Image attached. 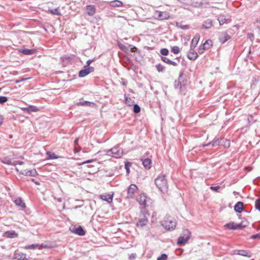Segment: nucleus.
I'll use <instances>...</instances> for the list:
<instances>
[{
    "instance_id": "f257e3e1",
    "label": "nucleus",
    "mask_w": 260,
    "mask_h": 260,
    "mask_svg": "<svg viewBox=\"0 0 260 260\" xmlns=\"http://www.w3.org/2000/svg\"><path fill=\"white\" fill-rule=\"evenodd\" d=\"M154 182L156 187L161 192L165 193L168 192V183L165 174H161L158 176L155 179Z\"/></svg>"
},
{
    "instance_id": "f03ea898",
    "label": "nucleus",
    "mask_w": 260,
    "mask_h": 260,
    "mask_svg": "<svg viewBox=\"0 0 260 260\" xmlns=\"http://www.w3.org/2000/svg\"><path fill=\"white\" fill-rule=\"evenodd\" d=\"M190 236V232L189 230L185 229L182 231V234L178 239L177 244L179 245H182L187 242Z\"/></svg>"
},
{
    "instance_id": "7ed1b4c3",
    "label": "nucleus",
    "mask_w": 260,
    "mask_h": 260,
    "mask_svg": "<svg viewBox=\"0 0 260 260\" xmlns=\"http://www.w3.org/2000/svg\"><path fill=\"white\" fill-rule=\"evenodd\" d=\"M162 225L168 230H172L175 228L176 222L171 217H167L162 221Z\"/></svg>"
},
{
    "instance_id": "20e7f679",
    "label": "nucleus",
    "mask_w": 260,
    "mask_h": 260,
    "mask_svg": "<svg viewBox=\"0 0 260 260\" xmlns=\"http://www.w3.org/2000/svg\"><path fill=\"white\" fill-rule=\"evenodd\" d=\"M153 16L157 20H164L169 19L170 17V14L167 11H159L155 10L153 12Z\"/></svg>"
},
{
    "instance_id": "39448f33",
    "label": "nucleus",
    "mask_w": 260,
    "mask_h": 260,
    "mask_svg": "<svg viewBox=\"0 0 260 260\" xmlns=\"http://www.w3.org/2000/svg\"><path fill=\"white\" fill-rule=\"evenodd\" d=\"M149 215L146 213H142L140 215V218L139 219L136 225L138 228H143L147 224L148 222Z\"/></svg>"
},
{
    "instance_id": "423d86ee",
    "label": "nucleus",
    "mask_w": 260,
    "mask_h": 260,
    "mask_svg": "<svg viewBox=\"0 0 260 260\" xmlns=\"http://www.w3.org/2000/svg\"><path fill=\"white\" fill-rule=\"evenodd\" d=\"M108 154L111 153L115 158H120L123 155V150L119 146H115L108 151Z\"/></svg>"
},
{
    "instance_id": "0eeeda50",
    "label": "nucleus",
    "mask_w": 260,
    "mask_h": 260,
    "mask_svg": "<svg viewBox=\"0 0 260 260\" xmlns=\"http://www.w3.org/2000/svg\"><path fill=\"white\" fill-rule=\"evenodd\" d=\"M94 68L92 67H86L84 66V69L81 70L79 73V76L80 77H84L93 72Z\"/></svg>"
},
{
    "instance_id": "6e6552de",
    "label": "nucleus",
    "mask_w": 260,
    "mask_h": 260,
    "mask_svg": "<svg viewBox=\"0 0 260 260\" xmlns=\"http://www.w3.org/2000/svg\"><path fill=\"white\" fill-rule=\"evenodd\" d=\"M15 170L17 172H19L20 174L25 175V176H29L35 177L37 175V172L35 169H33V170H24L21 171L20 172H19V170L17 168H16Z\"/></svg>"
},
{
    "instance_id": "1a4fd4ad",
    "label": "nucleus",
    "mask_w": 260,
    "mask_h": 260,
    "mask_svg": "<svg viewBox=\"0 0 260 260\" xmlns=\"http://www.w3.org/2000/svg\"><path fill=\"white\" fill-rule=\"evenodd\" d=\"M138 190L137 186L134 184H132L130 185V186L128 187L127 189V198H133L134 196L135 192Z\"/></svg>"
},
{
    "instance_id": "9d476101",
    "label": "nucleus",
    "mask_w": 260,
    "mask_h": 260,
    "mask_svg": "<svg viewBox=\"0 0 260 260\" xmlns=\"http://www.w3.org/2000/svg\"><path fill=\"white\" fill-rule=\"evenodd\" d=\"M212 46V41L210 40H207L204 44L201 45L199 47V52L202 53L204 50L209 49Z\"/></svg>"
},
{
    "instance_id": "9b49d317",
    "label": "nucleus",
    "mask_w": 260,
    "mask_h": 260,
    "mask_svg": "<svg viewBox=\"0 0 260 260\" xmlns=\"http://www.w3.org/2000/svg\"><path fill=\"white\" fill-rule=\"evenodd\" d=\"M213 26V20L208 18L203 21L201 26L202 29H208L211 28Z\"/></svg>"
},
{
    "instance_id": "f8f14e48",
    "label": "nucleus",
    "mask_w": 260,
    "mask_h": 260,
    "mask_svg": "<svg viewBox=\"0 0 260 260\" xmlns=\"http://www.w3.org/2000/svg\"><path fill=\"white\" fill-rule=\"evenodd\" d=\"M230 19L229 15H225L224 14H220L218 16L217 20L219 22L220 25H222L226 23L227 21Z\"/></svg>"
},
{
    "instance_id": "ddd939ff",
    "label": "nucleus",
    "mask_w": 260,
    "mask_h": 260,
    "mask_svg": "<svg viewBox=\"0 0 260 260\" xmlns=\"http://www.w3.org/2000/svg\"><path fill=\"white\" fill-rule=\"evenodd\" d=\"M231 38L230 35L228 34L227 32H222L219 36V40L220 42L222 43H224L229 40Z\"/></svg>"
},
{
    "instance_id": "4468645a",
    "label": "nucleus",
    "mask_w": 260,
    "mask_h": 260,
    "mask_svg": "<svg viewBox=\"0 0 260 260\" xmlns=\"http://www.w3.org/2000/svg\"><path fill=\"white\" fill-rule=\"evenodd\" d=\"M147 199L146 194L143 193L137 197V200L141 205H146Z\"/></svg>"
},
{
    "instance_id": "2eb2a0df",
    "label": "nucleus",
    "mask_w": 260,
    "mask_h": 260,
    "mask_svg": "<svg viewBox=\"0 0 260 260\" xmlns=\"http://www.w3.org/2000/svg\"><path fill=\"white\" fill-rule=\"evenodd\" d=\"M113 194H105L101 195V199L103 201H106L108 203L112 202Z\"/></svg>"
},
{
    "instance_id": "dca6fc26",
    "label": "nucleus",
    "mask_w": 260,
    "mask_h": 260,
    "mask_svg": "<svg viewBox=\"0 0 260 260\" xmlns=\"http://www.w3.org/2000/svg\"><path fill=\"white\" fill-rule=\"evenodd\" d=\"M21 109L24 112H27L29 114L32 112H37L39 110L38 108L32 105H30L26 107H23L21 108Z\"/></svg>"
},
{
    "instance_id": "f3484780",
    "label": "nucleus",
    "mask_w": 260,
    "mask_h": 260,
    "mask_svg": "<svg viewBox=\"0 0 260 260\" xmlns=\"http://www.w3.org/2000/svg\"><path fill=\"white\" fill-rule=\"evenodd\" d=\"M72 232L79 236H83L85 234V231L81 226H78L77 228L74 227L72 230Z\"/></svg>"
},
{
    "instance_id": "a211bd4d",
    "label": "nucleus",
    "mask_w": 260,
    "mask_h": 260,
    "mask_svg": "<svg viewBox=\"0 0 260 260\" xmlns=\"http://www.w3.org/2000/svg\"><path fill=\"white\" fill-rule=\"evenodd\" d=\"M14 203L17 206L20 207L22 210L25 209L26 207L25 204L20 198H17L14 201Z\"/></svg>"
},
{
    "instance_id": "6ab92c4d",
    "label": "nucleus",
    "mask_w": 260,
    "mask_h": 260,
    "mask_svg": "<svg viewBox=\"0 0 260 260\" xmlns=\"http://www.w3.org/2000/svg\"><path fill=\"white\" fill-rule=\"evenodd\" d=\"M142 164L146 169H149L151 167L152 161L150 158L142 159Z\"/></svg>"
},
{
    "instance_id": "aec40b11",
    "label": "nucleus",
    "mask_w": 260,
    "mask_h": 260,
    "mask_svg": "<svg viewBox=\"0 0 260 260\" xmlns=\"http://www.w3.org/2000/svg\"><path fill=\"white\" fill-rule=\"evenodd\" d=\"M199 39V35H196L195 37H193L190 44L191 50H193L194 49L195 47H196L198 43Z\"/></svg>"
},
{
    "instance_id": "412c9836",
    "label": "nucleus",
    "mask_w": 260,
    "mask_h": 260,
    "mask_svg": "<svg viewBox=\"0 0 260 260\" xmlns=\"http://www.w3.org/2000/svg\"><path fill=\"white\" fill-rule=\"evenodd\" d=\"M86 12L88 15L92 16L95 13V7L94 5H88L86 7Z\"/></svg>"
},
{
    "instance_id": "4be33fe9",
    "label": "nucleus",
    "mask_w": 260,
    "mask_h": 260,
    "mask_svg": "<svg viewBox=\"0 0 260 260\" xmlns=\"http://www.w3.org/2000/svg\"><path fill=\"white\" fill-rule=\"evenodd\" d=\"M198 55L197 53L193 50H191V48H190V50L187 54V57L190 60H195Z\"/></svg>"
},
{
    "instance_id": "5701e85b",
    "label": "nucleus",
    "mask_w": 260,
    "mask_h": 260,
    "mask_svg": "<svg viewBox=\"0 0 260 260\" xmlns=\"http://www.w3.org/2000/svg\"><path fill=\"white\" fill-rule=\"evenodd\" d=\"M243 203L242 202H237L234 206V209L236 212L240 213L243 210Z\"/></svg>"
},
{
    "instance_id": "b1692460",
    "label": "nucleus",
    "mask_w": 260,
    "mask_h": 260,
    "mask_svg": "<svg viewBox=\"0 0 260 260\" xmlns=\"http://www.w3.org/2000/svg\"><path fill=\"white\" fill-rule=\"evenodd\" d=\"M14 257L18 260H27L25 254L22 252H15Z\"/></svg>"
},
{
    "instance_id": "393cba45",
    "label": "nucleus",
    "mask_w": 260,
    "mask_h": 260,
    "mask_svg": "<svg viewBox=\"0 0 260 260\" xmlns=\"http://www.w3.org/2000/svg\"><path fill=\"white\" fill-rule=\"evenodd\" d=\"M222 138L216 139L214 141H213L211 142V145L213 147L221 145H222Z\"/></svg>"
},
{
    "instance_id": "a878e982",
    "label": "nucleus",
    "mask_w": 260,
    "mask_h": 260,
    "mask_svg": "<svg viewBox=\"0 0 260 260\" xmlns=\"http://www.w3.org/2000/svg\"><path fill=\"white\" fill-rule=\"evenodd\" d=\"M110 5L112 7H119L122 6V3L120 1L115 0L111 1Z\"/></svg>"
},
{
    "instance_id": "bb28decb",
    "label": "nucleus",
    "mask_w": 260,
    "mask_h": 260,
    "mask_svg": "<svg viewBox=\"0 0 260 260\" xmlns=\"http://www.w3.org/2000/svg\"><path fill=\"white\" fill-rule=\"evenodd\" d=\"M224 226L229 230H237V228L236 227V223H235L234 222L227 223L224 225Z\"/></svg>"
},
{
    "instance_id": "cd10ccee",
    "label": "nucleus",
    "mask_w": 260,
    "mask_h": 260,
    "mask_svg": "<svg viewBox=\"0 0 260 260\" xmlns=\"http://www.w3.org/2000/svg\"><path fill=\"white\" fill-rule=\"evenodd\" d=\"M238 255H240L244 256L250 257L251 255L246 250H238Z\"/></svg>"
},
{
    "instance_id": "c85d7f7f",
    "label": "nucleus",
    "mask_w": 260,
    "mask_h": 260,
    "mask_svg": "<svg viewBox=\"0 0 260 260\" xmlns=\"http://www.w3.org/2000/svg\"><path fill=\"white\" fill-rule=\"evenodd\" d=\"M35 51L33 49H24L21 51V52L25 55H31L34 53Z\"/></svg>"
},
{
    "instance_id": "c756f323",
    "label": "nucleus",
    "mask_w": 260,
    "mask_h": 260,
    "mask_svg": "<svg viewBox=\"0 0 260 260\" xmlns=\"http://www.w3.org/2000/svg\"><path fill=\"white\" fill-rule=\"evenodd\" d=\"M49 11L50 13L53 15H56L58 16L61 15V13L60 12V11H59V9L58 8L54 9L49 10Z\"/></svg>"
},
{
    "instance_id": "7c9ffc66",
    "label": "nucleus",
    "mask_w": 260,
    "mask_h": 260,
    "mask_svg": "<svg viewBox=\"0 0 260 260\" xmlns=\"http://www.w3.org/2000/svg\"><path fill=\"white\" fill-rule=\"evenodd\" d=\"M1 161L5 164H7L8 165H13V162H12L11 159L8 157H5L1 159Z\"/></svg>"
},
{
    "instance_id": "2f4dec72",
    "label": "nucleus",
    "mask_w": 260,
    "mask_h": 260,
    "mask_svg": "<svg viewBox=\"0 0 260 260\" xmlns=\"http://www.w3.org/2000/svg\"><path fill=\"white\" fill-rule=\"evenodd\" d=\"M222 146L225 148H229L230 146V142L229 140L222 139Z\"/></svg>"
},
{
    "instance_id": "473e14b6",
    "label": "nucleus",
    "mask_w": 260,
    "mask_h": 260,
    "mask_svg": "<svg viewBox=\"0 0 260 260\" xmlns=\"http://www.w3.org/2000/svg\"><path fill=\"white\" fill-rule=\"evenodd\" d=\"M46 154H47V156H48L49 158H50V159H56V158H58L55 155V154L53 152L48 151V152H47Z\"/></svg>"
},
{
    "instance_id": "72a5a7b5",
    "label": "nucleus",
    "mask_w": 260,
    "mask_h": 260,
    "mask_svg": "<svg viewBox=\"0 0 260 260\" xmlns=\"http://www.w3.org/2000/svg\"><path fill=\"white\" fill-rule=\"evenodd\" d=\"M181 77H182V75H180L179 77V80L178 81H175V82L174 86H175V87L176 88H179V87L181 88L182 87V86L181 85V83H180V81L181 78Z\"/></svg>"
},
{
    "instance_id": "f704fd0d",
    "label": "nucleus",
    "mask_w": 260,
    "mask_h": 260,
    "mask_svg": "<svg viewBox=\"0 0 260 260\" xmlns=\"http://www.w3.org/2000/svg\"><path fill=\"white\" fill-rule=\"evenodd\" d=\"M156 68L158 72H164L165 71V67L161 64H158L156 66Z\"/></svg>"
},
{
    "instance_id": "c9c22d12",
    "label": "nucleus",
    "mask_w": 260,
    "mask_h": 260,
    "mask_svg": "<svg viewBox=\"0 0 260 260\" xmlns=\"http://www.w3.org/2000/svg\"><path fill=\"white\" fill-rule=\"evenodd\" d=\"M39 247V244H31L25 247L26 249H35Z\"/></svg>"
},
{
    "instance_id": "e433bc0d",
    "label": "nucleus",
    "mask_w": 260,
    "mask_h": 260,
    "mask_svg": "<svg viewBox=\"0 0 260 260\" xmlns=\"http://www.w3.org/2000/svg\"><path fill=\"white\" fill-rule=\"evenodd\" d=\"M140 110H141L140 107L138 105H137V104L134 105V107H133V111L135 113H138L140 112Z\"/></svg>"
},
{
    "instance_id": "4c0bfd02",
    "label": "nucleus",
    "mask_w": 260,
    "mask_h": 260,
    "mask_svg": "<svg viewBox=\"0 0 260 260\" xmlns=\"http://www.w3.org/2000/svg\"><path fill=\"white\" fill-rule=\"evenodd\" d=\"M171 51L174 54H178L180 52V49L178 46H175L172 48Z\"/></svg>"
},
{
    "instance_id": "58836bf2",
    "label": "nucleus",
    "mask_w": 260,
    "mask_h": 260,
    "mask_svg": "<svg viewBox=\"0 0 260 260\" xmlns=\"http://www.w3.org/2000/svg\"><path fill=\"white\" fill-rule=\"evenodd\" d=\"M79 105H82V106L87 105V106H91V105H94V104L93 103H91V102H89L85 101L84 102H80L79 103Z\"/></svg>"
},
{
    "instance_id": "ea45409f",
    "label": "nucleus",
    "mask_w": 260,
    "mask_h": 260,
    "mask_svg": "<svg viewBox=\"0 0 260 260\" xmlns=\"http://www.w3.org/2000/svg\"><path fill=\"white\" fill-rule=\"evenodd\" d=\"M168 256L166 254L163 253L157 257V260H167Z\"/></svg>"
},
{
    "instance_id": "a19ab883",
    "label": "nucleus",
    "mask_w": 260,
    "mask_h": 260,
    "mask_svg": "<svg viewBox=\"0 0 260 260\" xmlns=\"http://www.w3.org/2000/svg\"><path fill=\"white\" fill-rule=\"evenodd\" d=\"M160 52L163 55H167L169 53V50L166 48H162L160 50Z\"/></svg>"
},
{
    "instance_id": "79ce46f5",
    "label": "nucleus",
    "mask_w": 260,
    "mask_h": 260,
    "mask_svg": "<svg viewBox=\"0 0 260 260\" xmlns=\"http://www.w3.org/2000/svg\"><path fill=\"white\" fill-rule=\"evenodd\" d=\"M255 208L260 211V198L255 201Z\"/></svg>"
},
{
    "instance_id": "37998d69",
    "label": "nucleus",
    "mask_w": 260,
    "mask_h": 260,
    "mask_svg": "<svg viewBox=\"0 0 260 260\" xmlns=\"http://www.w3.org/2000/svg\"><path fill=\"white\" fill-rule=\"evenodd\" d=\"M191 5H192L195 7H199L203 6L204 5V3L202 2H196L195 3H191Z\"/></svg>"
},
{
    "instance_id": "c03bdc74",
    "label": "nucleus",
    "mask_w": 260,
    "mask_h": 260,
    "mask_svg": "<svg viewBox=\"0 0 260 260\" xmlns=\"http://www.w3.org/2000/svg\"><path fill=\"white\" fill-rule=\"evenodd\" d=\"M8 101V98L6 96H0V104H4Z\"/></svg>"
},
{
    "instance_id": "a18cd8bd",
    "label": "nucleus",
    "mask_w": 260,
    "mask_h": 260,
    "mask_svg": "<svg viewBox=\"0 0 260 260\" xmlns=\"http://www.w3.org/2000/svg\"><path fill=\"white\" fill-rule=\"evenodd\" d=\"M161 59L162 61L169 64L170 63L171 60L166 57H161Z\"/></svg>"
},
{
    "instance_id": "49530a36",
    "label": "nucleus",
    "mask_w": 260,
    "mask_h": 260,
    "mask_svg": "<svg viewBox=\"0 0 260 260\" xmlns=\"http://www.w3.org/2000/svg\"><path fill=\"white\" fill-rule=\"evenodd\" d=\"M178 1L181 3L186 4V5L191 4V2L192 1V0H178Z\"/></svg>"
},
{
    "instance_id": "de8ad7c7",
    "label": "nucleus",
    "mask_w": 260,
    "mask_h": 260,
    "mask_svg": "<svg viewBox=\"0 0 260 260\" xmlns=\"http://www.w3.org/2000/svg\"><path fill=\"white\" fill-rule=\"evenodd\" d=\"M17 236V234L15 232H11L9 234L8 237L9 238H15Z\"/></svg>"
},
{
    "instance_id": "09e8293b",
    "label": "nucleus",
    "mask_w": 260,
    "mask_h": 260,
    "mask_svg": "<svg viewBox=\"0 0 260 260\" xmlns=\"http://www.w3.org/2000/svg\"><path fill=\"white\" fill-rule=\"evenodd\" d=\"M220 188L219 186H211L210 188L214 191H218V189Z\"/></svg>"
},
{
    "instance_id": "8fccbe9b",
    "label": "nucleus",
    "mask_w": 260,
    "mask_h": 260,
    "mask_svg": "<svg viewBox=\"0 0 260 260\" xmlns=\"http://www.w3.org/2000/svg\"><path fill=\"white\" fill-rule=\"evenodd\" d=\"M22 164H23V162L22 161L16 160V161L13 162V166H16L17 165H21Z\"/></svg>"
},
{
    "instance_id": "3c124183",
    "label": "nucleus",
    "mask_w": 260,
    "mask_h": 260,
    "mask_svg": "<svg viewBox=\"0 0 260 260\" xmlns=\"http://www.w3.org/2000/svg\"><path fill=\"white\" fill-rule=\"evenodd\" d=\"M255 26L257 28L260 29V18L257 19L255 23Z\"/></svg>"
},
{
    "instance_id": "603ef678",
    "label": "nucleus",
    "mask_w": 260,
    "mask_h": 260,
    "mask_svg": "<svg viewBox=\"0 0 260 260\" xmlns=\"http://www.w3.org/2000/svg\"><path fill=\"white\" fill-rule=\"evenodd\" d=\"M251 238H252V239H256V238L260 239V233L251 236Z\"/></svg>"
},
{
    "instance_id": "864d4df0",
    "label": "nucleus",
    "mask_w": 260,
    "mask_h": 260,
    "mask_svg": "<svg viewBox=\"0 0 260 260\" xmlns=\"http://www.w3.org/2000/svg\"><path fill=\"white\" fill-rule=\"evenodd\" d=\"M93 161L92 159H89V160H87L85 161H84L83 162H81V163H80L79 164V165H83V164H86V163H89V162H91Z\"/></svg>"
},
{
    "instance_id": "5fc2aeb1",
    "label": "nucleus",
    "mask_w": 260,
    "mask_h": 260,
    "mask_svg": "<svg viewBox=\"0 0 260 260\" xmlns=\"http://www.w3.org/2000/svg\"><path fill=\"white\" fill-rule=\"evenodd\" d=\"M236 227L237 229H242L243 228L241 223L236 224Z\"/></svg>"
},
{
    "instance_id": "6e6d98bb",
    "label": "nucleus",
    "mask_w": 260,
    "mask_h": 260,
    "mask_svg": "<svg viewBox=\"0 0 260 260\" xmlns=\"http://www.w3.org/2000/svg\"><path fill=\"white\" fill-rule=\"evenodd\" d=\"M93 61V60H91V59H89V60H88L87 61H86V64L85 65V66L86 67H90L89 65L90 64V63Z\"/></svg>"
},
{
    "instance_id": "4d7b16f0",
    "label": "nucleus",
    "mask_w": 260,
    "mask_h": 260,
    "mask_svg": "<svg viewBox=\"0 0 260 260\" xmlns=\"http://www.w3.org/2000/svg\"><path fill=\"white\" fill-rule=\"evenodd\" d=\"M169 64H171V65L176 67L178 65V63L174 61L171 60Z\"/></svg>"
},
{
    "instance_id": "13d9d810",
    "label": "nucleus",
    "mask_w": 260,
    "mask_h": 260,
    "mask_svg": "<svg viewBox=\"0 0 260 260\" xmlns=\"http://www.w3.org/2000/svg\"><path fill=\"white\" fill-rule=\"evenodd\" d=\"M181 28L182 29H188L189 28V26L187 25H182L181 26Z\"/></svg>"
},
{
    "instance_id": "bf43d9fd",
    "label": "nucleus",
    "mask_w": 260,
    "mask_h": 260,
    "mask_svg": "<svg viewBox=\"0 0 260 260\" xmlns=\"http://www.w3.org/2000/svg\"><path fill=\"white\" fill-rule=\"evenodd\" d=\"M131 101V99H128L127 98H126V100H125V102L126 104H128L129 105H131V104H130Z\"/></svg>"
},
{
    "instance_id": "052dcab7",
    "label": "nucleus",
    "mask_w": 260,
    "mask_h": 260,
    "mask_svg": "<svg viewBox=\"0 0 260 260\" xmlns=\"http://www.w3.org/2000/svg\"><path fill=\"white\" fill-rule=\"evenodd\" d=\"M239 250H235L232 251V254H238Z\"/></svg>"
},
{
    "instance_id": "680f3d73",
    "label": "nucleus",
    "mask_w": 260,
    "mask_h": 260,
    "mask_svg": "<svg viewBox=\"0 0 260 260\" xmlns=\"http://www.w3.org/2000/svg\"><path fill=\"white\" fill-rule=\"evenodd\" d=\"M78 141H79V138H76L75 141H74V144L75 145H78Z\"/></svg>"
},
{
    "instance_id": "e2e57ef3",
    "label": "nucleus",
    "mask_w": 260,
    "mask_h": 260,
    "mask_svg": "<svg viewBox=\"0 0 260 260\" xmlns=\"http://www.w3.org/2000/svg\"><path fill=\"white\" fill-rule=\"evenodd\" d=\"M3 118L1 115H0V126H1L3 123Z\"/></svg>"
},
{
    "instance_id": "0e129e2a",
    "label": "nucleus",
    "mask_w": 260,
    "mask_h": 260,
    "mask_svg": "<svg viewBox=\"0 0 260 260\" xmlns=\"http://www.w3.org/2000/svg\"><path fill=\"white\" fill-rule=\"evenodd\" d=\"M125 168H126V171H127V172H129V168H128V164H126L125 165Z\"/></svg>"
},
{
    "instance_id": "69168bd1",
    "label": "nucleus",
    "mask_w": 260,
    "mask_h": 260,
    "mask_svg": "<svg viewBox=\"0 0 260 260\" xmlns=\"http://www.w3.org/2000/svg\"><path fill=\"white\" fill-rule=\"evenodd\" d=\"M135 257V254H132L129 256L130 258H134Z\"/></svg>"
},
{
    "instance_id": "338daca9",
    "label": "nucleus",
    "mask_w": 260,
    "mask_h": 260,
    "mask_svg": "<svg viewBox=\"0 0 260 260\" xmlns=\"http://www.w3.org/2000/svg\"><path fill=\"white\" fill-rule=\"evenodd\" d=\"M31 181L34 182L35 184L38 185L39 184V182L38 181H36L34 179H31Z\"/></svg>"
},
{
    "instance_id": "774afa93",
    "label": "nucleus",
    "mask_w": 260,
    "mask_h": 260,
    "mask_svg": "<svg viewBox=\"0 0 260 260\" xmlns=\"http://www.w3.org/2000/svg\"><path fill=\"white\" fill-rule=\"evenodd\" d=\"M210 144H211V142L207 143V144H203V146H209Z\"/></svg>"
}]
</instances>
